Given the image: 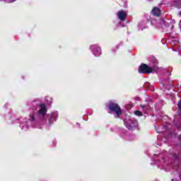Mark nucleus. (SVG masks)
<instances>
[{
    "mask_svg": "<svg viewBox=\"0 0 181 181\" xmlns=\"http://www.w3.org/2000/svg\"><path fill=\"white\" fill-rule=\"evenodd\" d=\"M141 108H145V105H141Z\"/></svg>",
    "mask_w": 181,
    "mask_h": 181,
    "instance_id": "obj_15",
    "label": "nucleus"
},
{
    "mask_svg": "<svg viewBox=\"0 0 181 181\" xmlns=\"http://www.w3.org/2000/svg\"><path fill=\"white\" fill-rule=\"evenodd\" d=\"M47 112V109L46 108V105L42 103L40 104V109L38 110L37 115H32L30 116L29 120H23L20 127L22 131H28L29 129V122H30L33 128H39L42 129L43 125L40 124V122L45 121V117Z\"/></svg>",
    "mask_w": 181,
    "mask_h": 181,
    "instance_id": "obj_1",
    "label": "nucleus"
},
{
    "mask_svg": "<svg viewBox=\"0 0 181 181\" xmlns=\"http://www.w3.org/2000/svg\"><path fill=\"white\" fill-rule=\"evenodd\" d=\"M180 16H181V12L180 13Z\"/></svg>",
    "mask_w": 181,
    "mask_h": 181,
    "instance_id": "obj_17",
    "label": "nucleus"
},
{
    "mask_svg": "<svg viewBox=\"0 0 181 181\" xmlns=\"http://www.w3.org/2000/svg\"><path fill=\"white\" fill-rule=\"evenodd\" d=\"M135 115H137L138 117H142L143 113L142 112L139 111V110H136L134 112Z\"/></svg>",
    "mask_w": 181,
    "mask_h": 181,
    "instance_id": "obj_11",
    "label": "nucleus"
},
{
    "mask_svg": "<svg viewBox=\"0 0 181 181\" xmlns=\"http://www.w3.org/2000/svg\"><path fill=\"white\" fill-rule=\"evenodd\" d=\"M180 23H181V21H180Z\"/></svg>",
    "mask_w": 181,
    "mask_h": 181,
    "instance_id": "obj_18",
    "label": "nucleus"
},
{
    "mask_svg": "<svg viewBox=\"0 0 181 181\" xmlns=\"http://www.w3.org/2000/svg\"><path fill=\"white\" fill-rule=\"evenodd\" d=\"M178 108L179 110H181V101H179L178 103Z\"/></svg>",
    "mask_w": 181,
    "mask_h": 181,
    "instance_id": "obj_14",
    "label": "nucleus"
},
{
    "mask_svg": "<svg viewBox=\"0 0 181 181\" xmlns=\"http://www.w3.org/2000/svg\"><path fill=\"white\" fill-rule=\"evenodd\" d=\"M172 181H176V179H172Z\"/></svg>",
    "mask_w": 181,
    "mask_h": 181,
    "instance_id": "obj_16",
    "label": "nucleus"
},
{
    "mask_svg": "<svg viewBox=\"0 0 181 181\" xmlns=\"http://www.w3.org/2000/svg\"><path fill=\"white\" fill-rule=\"evenodd\" d=\"M151 13L154 16H159V15H160V9L157 7H154L152 9Z\"/></svg>",
    "mask_w": 181,
    "mask_h": 181,
    "instance_id": "obj_9",
    "label": "nucleus"
},
{
    "mask_svg": "<svg viewBox=\"0 0 181 181\" xmlns=\"http://www.w3.org/2000/svg\"><path fill=\"white\" fill-rule=\"evenodd\" d=\"M153 63L154 64V66L153 67H151L145 64H141L139 67V73H141V74L148 73V74H150V73H154V71H158V70H159V68L156 66V64H158V60L154 59Z\"/></svg>",
    "mask_w": 181,
    "mask_h": 181,
    "instance_id": "obj_2",
    "label": "nucleus"
},
{
    "mask_svg": "<svg viewBox=\"0 0 181 181\" xmlns=\"http://www.w3.org/2000/svg\"><path fill=\"white\" fill-rule=\"evenodd\" d=\"M107 107L110 110V114H112L114 112L115 118H119V115L122 114V110H121V107L118 104L110 102Z\"/></svg>",
    "mask_w": 181,
    "mask_h": 181,
    "instance_id": "obj_3",
    "label": "nucleus"
},
{
    "mask_svg": "<svg viewBox=\"0 0 181 181\" xmlns=\"http://www.w3.org/2000/svg\"><path fill=\"white\" fill-rule=\"evenodd\" d=\"M124 124L130 131L135 129L138 127V121L135 119L126 118L124 119Z\"/></svg>",
    "mask_w": 181,
    "mask_h": 181,
    "instance_id": "obj_4",
    "label": "nucleus"
},
{
    "mask_svg": "<svg viewBox=\"0 0 181 181\" xmlns=\"http://www.w3.org/2000/svg\"><path fill=\"white\" fill-rule=\"evenodd\" d=\"M176 7L178 8L179 9H180L181 8V0H178V1H177L176 3Z\"/></svg>",
    "mask_w": 181,
    "mask_h": 181,
    "instance_id": "obj_12",
    "label": "nucleus"
},
{
    "mask_svg": "<svg viewBox=\"0 0 181 181\" xmlns=\"http://www.w3.org/2000/svg\"><path fill=\"white\" fill-rule=\"evenodd\" d=\"M89 49L92 52L93 56L95 57H100V55L102 53L101 47L98 45H92L90 46Z\"/></svg>",
    "mask_w": 181,
    "mask_h": 181,
    "instance_id": "obj_5",
    "label": "nucleus"
},
{
    "mask_svg": "<svg viewBox=\"0 0 181 181\" xmlns=\"http://www.w3.org/2000/svg\"><path fill=\"white\" fill-rule=\"evenodd\" d=\"M128 16V12L126 11L120 10L117 13V19L121 22L125 21L127 16Z\"/></svg>",
    "mask_w": 181,
    "mask_h": 181,
    "instance_id": "obj_7",
    "label": "nucleus"
},
{
    "mask_svg": "<svg viewBox=\"0 0 181 181\" xmlns=\"http://www.w3.org/2000/svg\"><path fill=\"white\" fill-rule=\"evenodd\" d=\"M45 102H46L47 104L50 105V104H52V98H50L49 97H46L45 98Z\"/></svg>",
    "mask_w": 181,
    "mask_h": 181,
    "instance_id": "obj_10",
    "label": "nucleus"
},
{
    "mask_svg": "<svg viewBox=\"0 0 181 181\" xmlns=\"http://www.w3.org/2000/svg\"><path fill=\"white\" fill-rule=\"evenodd\" d=\"M57 117H59V113L57 112H52L50 115H48L49 123L53 124V122L57 121Z\"/></svg>",
    "mask_w": 181,
    "mask_h": 181,
    "instance_id": "obj_8",
    "label": "nucleus"
},
{
    "mask_svg": "<svg viewBox=\"0 0 181 181\" xmlns=\"http://www.w3.org/2000/svg\"><path fill=\"white\" fill-rule=\"evenodd\" d=\"M151 24H153V26H156V28H165V26H166V21H165L164 19L153 20Z\"/></svg>",
    "mask_w": 181,
    "mask_h": 181,
    "instance_id": "obj_6",
    "label": "nucleus"
},
{
    "mask_svg": "<svg viewBox=\"0 0 181 181\" xmlns=\"http://www.w3.org/2000/svg\"><path fill=\"white\" fill-rule=\"evenodd\" d=\"M4 1V2H7V4H12V2H15V0H0Z\"/></svg>",
    "mask_w": 181,
    "mask_h": 181,
    "instance_id": "obj_13",
    "label": "nucleus"
}]
</instances>
